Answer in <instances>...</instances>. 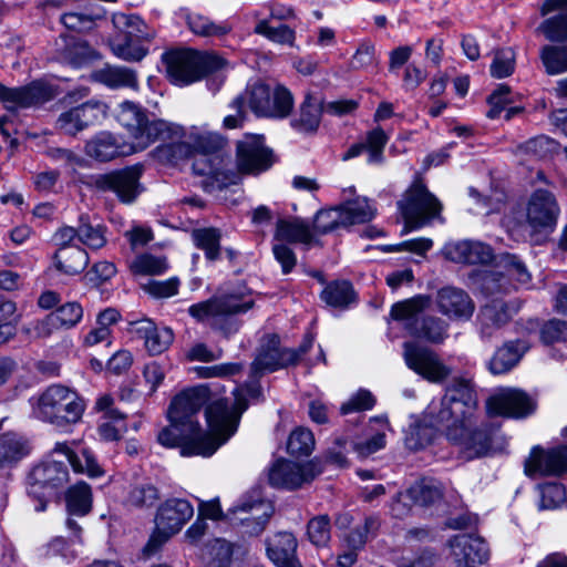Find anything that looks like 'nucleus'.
Listing matches in <instances>:
<instances>
[{
    "mask_svg": "<svg viewBox=\"0 0 567 567\" xmlns=\"http://www.w3.org/2000/svg\"><path fill=\"white\" fill-rule=\"evenodd\" d=\"M260 386L252 381L234 390V402L219 399L206 409L208 432L200 429L197 414L209 398L205 386H195L177 394L171 402L167 419L169 424L157 435L161 445L179 447L182 456H212L235 434L248 399H257Z\"/></svg>",
    "mask_w": 567,
    "mask_h": 567,
    "instance_id": "f257e3e1",
    "label": "nucleus"
},
{
    "mask_svg": "<svg viewBox=\"0 0 567 567\" xmlns=\"http://www.w3.org/2000/svg\"><path fill=\"white\" fill-rule=\"evenodd\" d=\"M439 431L467 460L485 456L493 450L497 427L481 417L470 380L454 379L444 396L429 403L422 419L410 424L405 445L414 451L423 449Z\"/></svg>",
    "mask_w": 567,
    "mask_h": 567,
    "instance_id": "f03ea898",
    "label": "nucleus"
},
{
    "mask_svg": "<svg viewBox=\"0 0 567 567\" xmlns=\"http://www.w3.org/2000/svg\"><path fill=\"white\" fill-rule=\"evenodd\" d=\"M117 120L126 130L128 141L110 132H100L85 145V152L90 157L106 162L142 152L156 141H161L165 145L156 150L158 154L167 151L171 158H184L195 152H206L212 140V134L206 127L186 128L162 118L150 120L140 105L128 101L121 103Z\"/></svg>",
    "mask_w": 567,
    "mask_h": 567,
    "instance_id": "7ed1b4c3",
    "label": "nucleus"
},
{
    "mask_svg": "<svg viewBox=\"0 0 567 567\" xmlns=\"http://www.w3.org/2000/svg\"><path fill=\"white\" fill-rule=\"evenodd\" d=\"M68 461L75 473L99 477L104 471L87 449L74 452L66 442H59L44 461L35 465L28 476V494L38 499L35 511L45 509L47 502L54 497L69 481Z\"/></svg>",
    "mask_w": 567,
    "mask_h": 567,
    "instance_id": "20e7f679",
    "label": "nucleus"
},
{
    "mask_svg": "<svg viewBox=\"0 0 567 567\" xmlns=\"http://www.w3.org/2000/svg\"><path fill=\"white\" fill-rule=\"evenodd\" d=\"M32 415L49 423L62 433L71 432L72 427L82 421L86 410L85 400L76 390L52 384L38 396L30 399Z\"/></svg>",
    "mask_w": 567,
    "mask_h": 567,
    "instance_id": "39448f33",
    "label": "nucleus"
},
{
    "mask_svg": "<svg viewBox=\"0 0 567 567\" xmlns=\"http://www.w3.org/2000/svg\"><path fill=\"white\" fill-rule=\"evenodd\" d=\"M525 213V220L519 218L515 212L507 214L502 225L515 241H524L530 236L535 243H538L539 238L537 236L554 230L560 209L553 193L538 188L529 196Z\"/></svg>",
    "mask_w": 567,
    "mask_h": 567,
    "instance_id": "423d86ee",
    "label": "nucleus"
},
{
    "mask_svg": "<svg viewBox=\"0 0 567 567\" xmlns=\"http://www.w3.org/2000/svg\"><path fill=\"white\" fill-rule=\"evenodd\" d=\"M254 303L252 292L245 285H239L219 296L192 305L188 313L196 321L229 336L239 328L233 316L248 311Z\"/></svg>",
    "mask_w": 567,
    "mask_h": 567,
    "instance_id": "0eeeda50",
    "label": "nucleus"
},
{
    "mask_svg": "<svg viewBox=\"0 0 567 567\" xmlns=\"http://www.w3.org/2000/svg\"><path fill=\"white\" fill-rule=\"evenodd\" d=\"M164 60L167 76L177 86L192 84L225 65V61L216 54L190 49L171 51L165 54Z\"/></svg>",
    "mask_w": 567,
    "mask_h": 567,
    "instance_id": "6e6552de",
    "label": "nucleus"
},
{
    "mask_svg": "<svg viewBox=\"0 0 567 567\" xmlns=\"http://www.w3.org/2000/svg\"><path fill=\"white\" fill-rule=\"evenodd\" d=\"M247 106L260 117L284 118L293 107L290 91L280 84L249 83L245 92L234 99V105Z\"/></svg>",
    "mask_w": 567,
    "mask_h": 567,
    "instance_id": "1a4fd4ad",
    "label": "nucleus"
},
{
    "mask_svg": "<svg viewBox=\"0 0 567 567\" xmlns=\"http://www.w3.org/2000/svg\"><path fill=\"white\" fill-rule=\"evenodd\" d=\"M194 507L185 498H168L163 502L154 517V530L144 547V554L150 557L175 534L179 533L184 525L193 517Z\"/></svg>",
    "mask_w": 567,
    "mask_h": 567,
    "instance_id": "9d476101",
    "label": "nucleus"
},
{
    "mask_svg": "<svg viewBox=\"0 0 567 567\" xmlns=\"http://www.w3.org/2000/svg\"><path fill=\"white\" fill-rule=\"evenodd\" d=\"M113 24L117 30L110 41L114 55L126 61H141L147 54L145 43L150 39L145 23L137 16L116 13Z\"/></svg>",
    "mask_w": 567,
    "mask_h": 567,
    "instance_id": "9b49d317",
    "label": "nucleus"
},
{
    "mask_svg": "<svg viewBox=\"0 0 567 567\" xmlns=\"http://www.w3.org/2000/svg\"><path fill=\"white\" fill-rule=\"evenodd\" d=\"M431 300L426 296H416L398 302L392 307L391 316L402 321L411 334L427 339L431 342H441L447 330V323L442 319L429 317L420 322V315L429 308Z\"/></svg>",
    "mask_w": 567,
    "mask_h": 567,
    "instance_id": "f8f14e48",
    "label": "nucleus"
},
{
    "mask_svg": "<svg viewBox=\"0 0 567 567\" xmlns=\"http://www.w3.org/2000/svg\"><path fill=\"white\" fill-rule=\"evenodd\" d=\"M275 512L271 502L261 496L260 491L255 489L243 495L230 507L225 517L235 526L241 528V533L248 536L260 535Z\"/></svg>",
    "mask_w": 567,
    "mask_h": 567,
    "instance_id": "ddd939ff",
    "label": "nucleus"
},
{
    "mask_svg": "<svg viewBox=\"0 0 567 567\" xmlns=\"http://www.w3.org/2000/svg\"><path fill=\"white\" fill-rule=\"evenodd\" d=\"M404 218L403 233L423 227L427 219L439 215L441 204L421 183H414L399 203Z\"/></svg>",
    "mask_w": 567,
    "mask_h": 567,
    "instance_id": "4468645a",
    "label": "nucleus"
},
{
    "mask_svg": "<svg viewBox=\"0 0 567 567\" xmlns=\"http://www.w3.org/2000/svg\"><path fill=\"white\" fill-rule=\"evenodd\" d=\"M447 560L453 567H478L489 558L487 543L477 534L462 533L447 542Z\"/></svg>",
    "mask_w": 567,
    "mask_h": 567,
    "instance_id": "2eb2a0df",
    "label": "nucleus"
},
{
    "mask_svg": "<svg viewBox=\"0 0 567 567\" xmlns=\"http://www.w3.org/2000/svg\"><path fill=\"white\" fill-rule=\"evenodd\" d=\"M535 409L534 399L516 388L502 389L486 401V412L491 416L524 419L533 414Z\"/></svg>",
    "mask_w": 567,
    "mask_h": 567,
    "instance_id": "dca6fc26",
    "label": "nucleus"
},
{
    "mask_svg": "<svg viewBox=\"0 0 567 567\" xmlns=\"http://www.w3.org/2000/svg\"><path fill=\"white\" fill-rule=\"evenodd\" d=\"M403 357L409 369L430 382L440 383L451 374V369L426 347L406 342Z\"/></svg>",
    "mask_w": 567,
    "mask_h": 567,
    "instance_id": "f3484780",
    "label": "nucleus"
},
{
    "mask_svg": "<svg viewBox=\"0 0 567 567\" xmlns=\"http://www.w3.org/2000/svg\"><path fill=\"white\" fill-rule=\"evenodd\" d=\"M299 355L300 353L295 350L281 349L278 336L269 334L262 339L251 364L252 378L293 364L299 360Z\"/></svg>",
    "mask_w": 567,
    "mask_h": 567,
    "instance_id": "a211bd4d",
    "label": "nucleus"
},
{
    "mask_svg": "<svg viewBox=\"0 0 567 567\" xmlns=\"http://www.w3.org/2000/svg\"><path fill=\"white\" fill-rule=\"evenodd\" d=\"M106 114V106L101 102H85L81 105L63 111L56 120V128L69 135L85 130L97 123Z\"/></svg>",
    "mask_w": 567,
    "mask_h": 567,
    "instance_id": "6ab92c4d",
    "label": "nucleus"
},
{
    "mask_svg": "<svg viewBox=\"0 0 567 567\" xmlns=\"http://www.w3.org/2000/svg\"><path fill=\"white\" fill-rule=\"evenodd\" d=\"M565 472H567V446L549 450L535 447L525 463V473L533 478L560 475Z\"/></svg>",
    "mask_w": 567,
    "mask_h": 567,
    "instance_id": "aec40b11",
    "label": "nucleus"
},
{
    "mask_svg": "<svg viewBox=\"0 0 567 567\" xmlns=\"http://www.w3.org/2000/svg\"><path fill=\"white\" fill-rule=\"evenodd\" d=\"M270 151L260 135L247 134L237 144L238 168L245 173H259L271 165Z\"/></svg>",
    "mask_w": 567,
    "mask_h": 567,
    "instance_id": "412c9836",
    "label": "nucleus"
},
{
    "mask_svg": "<svg viewBox=\"0 0 567 567\" xmlns=\"http://www.w3.org/2000/svg\"><path fill=\"white\" fill-rule=\"evenodd\" d=\"M53 96V89L42 81H35L18 89H9L0 83V101L10 111L40 104Z\"/></svg>",
    "mask_w": 567,
    "mask_h": 567,
    "instance_id": "4be33fe9",
    "label": "nucleus"
},
{
    "mask_svg": "<svg viewBox=\"0 0 567 567\" xmlns=\"http://www.w3.org/2000/svg\"><path fill=\"white\" fill-rule=\"evenodd\" d=\"M310 464H300L288 460L275 461L268 472L269 483L275 487L297 488L315 477Z\"/></svg>",
    "mask_w": 567,
    "mask_h": 567,
    "instance_id": "5701e85b",
    "label": "nucleus"
},
{
    "mask_svg": "<svg viewBox=\"0 0 567 567\" xmlns=\"http://www.w3.org/2000/svg\"><path fill=\"white\" fill-rule=\"evenodd\" d=\"M447 259L458 264H487L495 259L491 246L477 240H460L449 243L444 247Z\"/></svg>",
    "mask_w": 567,
    "mask_h": 567,
    "instance_id": "b1692460",
    "label": "nucleus"
},
{
    "mask_svg": "<svg viewBox=\"0 0 567 567\" xmlns=\"http://www.w3.org/2000/svg\"><path fill=\"white\" fill-rule=\"evenodd\" d=\"M436 307L441 313L454 320H467L474 312V303L462 289L444 287L436 296Z\"/></svg>",
    "mask_w": 567,
    "mask_h": 567,
    "instance_id": "393cba45",
    "label": "nucleus"
},
{
    "mask_svg": "<svg viewBox=\"0 0 567 567\" xmlns=\"http://www.w3.org/2000/svg\"><path fill=\"white\" fill-rule=\"evenodd\" d=\"M133 332L144 341L151 355L165 352L173 343L174 333L168 327H158L150 319H141L133 323Z\"/></svg>",
    "mask_w": 567,
    "mask_h": 567,
    "instance_id": "a878e982",
    "label": "nucleus"
},
{
    "mask_svg": "<svg viewBox=\"0 0 567 567\" xmlns=\"http://www.w3.org/2000/svg\"><path fill=\"white\" fill-rule=\"evenodd\" d=\"M298 540L290 532H278L266 539L267 557L277 567H287L297 560Z\"/></svg>",
    "mask_w": 567,
    "mask_h": 567,
    "instance_id": "bb28decb",
    "label": "nucleus"
},
{
    "mask_svg": "<svg viewBox=\"0 0 567 567\" xmlns=\"http://www.w3.org/2000/svg\"><path fill=\"white\" fill-rule=\"evenodd\" d=\"M141 172L140 166L112 172L105 176V184L122 202L131 203L141 192L138 184Z\"/></svg>",
    "mask_w": 567,
    "mask_h": 567,
    "instance_id": "cd10ccee",
    "label": "nucleus"
},
{
    "mask_svg": "<svg viewBox=\"0 0 567 567\" xmlns=\"http://www.w3.org/2000/svg\"><path fill=\"white\" fill-rule=\"evenodd\" d=\"M389 431L390 425L385 416L371 419L364 437L354 443L355 452L359 456L367 457L380 451L385 446V437Z\"/></svg>",
    "mask_w": 567,
    "mask_h": 567,
    "instance_id": "c85d7f7f",
    "label": "nucleus"
},
{
    "mask_svg": "<svg viewBox=\"0 0 567 567\" xmlns=\"http://www.w3.org/2000/svg\"><path fill=\"white\" fill-rule=\"evenodd\" d=\"M527 349L528 346L524 341L505 343L491 359L488 370L493 374L507 373L519 362Z\"/></svg>",
    "mask_w": 567,
    "mask_h": 567,
    "instance_id": "c756f323",
    "label": "nucleus"
},
{
    "mask_svg": "<svg viewBox=\"0 0 567 567\" xmlns=\"http://www.w3.org/2000/svg\"><path fill=\"white\" fill-rule=\"evenodd\" d=\"M30 453L28 440L8 432L0 435V467L12 466Z\"/></svg>",
    "mask_w": 567,
    "mask_h": 567,
    "instance_id": "7c9ffc66",
    "label": "nucleus"
},
{
    "mask_svg": "<svg viewBox=\"0 0 567 567\" xmlns=\"http://www.w3.org/2000/svg\"><path fill=\"white\" fill-rule=\"evenodd\" d=\"M54 261L60 271L66 275H76L86 268L89 256L81 247L71 246L70 248H59Z\"/></svg>",
    "mask_w": 567,
    "mask_h": 567,
    "instance_id": "2f4dec72",
    "label": "nucleus"
},
{
    "mask_svg": "<svg viewBox=\"0 0 567 567\" xmlns=\"http://www.w3.org/2000/svg\"><path fill=\"white\" fill-rule=\"evenodd\" d=\"M93 79L109 87H137V80L133 71L126 68L106 65L93 73Z\"/></svg>",
    "mask_w": 567,
    "mask_h": 567,
    "instance_id": "473e14b6",
    "label": "nucleus"
},
{
    "mask_svg": "<svg viewBox=\"0 0 567 567\" xmlns=\"http://www.w3.org/2000/svg\"><path fill=\"white\" fill-rule=\"evenodd\" d=\"M405 496L414 505L429 506L442 497V486L434 478H422L405 492Z\"/></svg>",
    "mask_w": 567,
    "mask_h": 567,
    "instance_id": "72a5a7b5",
    "label": "nucleus"
},
{
    "mask_svg": "<svg viewBox=\"0 0 567 567\" xmlns=\"http://www.w3.org/2000/svg\"><path fill=\"white\" fill-rule=\"evenodd\" d=\"M104 10L101 7L91 6L84 10H71L61 16V22L65 28L74 31L91 30L95 20L103 18Z\"/></svg>",
    "mask_w": 567,
    "mask_h": 567,
    "instance_id": "f704fd0d",
    "label": "nucleus"
},
{
    "mask_svg": "<svg viewBox=\"0 0 567 567\" xmlns=\"http://www.w3.org/2000/svg\"><path fill=\"white\" fill-rule=\"evenodd\" d=\"M275 240L280 243H301L309 245L312 234L309 227L301 220H279L275 234Z\"/></svg>",
    "mask_w": 567,
    "mask_h": 567,
    "instance_id": "c9c22d12",
    "label": "nucleus"
},
{
    "mask_svg": "<svg viewBox=\"0 0 567 567\" xmlns=\"http://www.w3.org/2000/svg\"><path fill=\"white\" fill-rule=\"evenodd\" d=\"M322 300L334 308H347L355 302V293L349 281H334L321 292Z\"/></svg>",
    "mask_w": 567,
    "mask_h": 567,
    "instance_id": "e433bc0d",
    "label": "nucleus"
},
{
    "mask_svg": "<svg viewBox=\"0 0 567 567\" xmlns=\"http://www.w3.org/2000/svg\"><path fill=\"white\" fill-rule=\"evenodd\" d=\"M66 507L70 514L84 516L92 507L91 487L85 482H80L69 488L66 493Z\"/></svg>",
    "mask_w": 567,
    "mask_h": 567,
    "instance_id": "4c0bfd02",
    "label": "nucleus"
},
{
    "mask_svg": "<svg viewBox=\"0 0 567 567\" xmlns=\"http://www.w3.org/2000/svg\"><path fill=\"white\" fill-rule=\"evenodd\" d=\"M340 206L346 226L370 221L375 215V208L365 197H358Z\"/></svg>",
    "mask_w": 567,
    "mask_h": 567,
    "instance_id": "58836bf2",
    "label": "nucleus"
},
{
    "mask_svg": "<svg viewBox=\"0 0 567 567\" xmlns=\"http://www.w3.org/2000/svg\"><path fill=\"white\" fill-rule=\"evenodd\" d=\"M322 106L319 100L307 97L300 107L298 118L292 125L303 132L316 131L320 123Z\"/></svg>",
    "mask_w": 567,
    "mask_h": 567,
    "instance_id": "ea45409f",
    "label": "nucleus"
},
{
    "mask_svg": "<svg viewBox=\"0 0 567 567\" xmlns=\"http://www.w3.org/2000/svg\"><path fill=\"white\" fill-rule=\"evenodd\" d=\"M186 21L193 33L203 37H219L231 30L228 23H215L200 13H188Z\"/></svg>",
    "mask_w": 567,
    "mask_h": 567,
    "instance_id": "a19ab883",
    "label": "nucleus"
},
{
    "mask_svg": "<svg viewBox=\"0 0 567 567\" xmlns=\"http://www.w3.org/2000/svg\"><path fill=\"white\" fill-rule=\"evenodd\" d=\"M168 268L165 257L142 254L130 262V270L138 276H157L164 274Z\"/></svg>",
    "mask_w": 567,
    "mask_h": 567,
    "instance_id": "79ce46f5",
    "label": "nucleus"
},
{
    "mask_svg": "<svg viewBox=\"0 0 567 567\" xmlns=\"http://www.w3.org/2000/svg\"><path fill=\"white\" fill-rule=\"evenodd\" d=\"M233 544L225 539H215L207 547L203 567H230Z\"/></svg>",
    "mask_w": 567,
    "mask_h": 567,
    "instance_id": "37998d69",
    "label": "nucleus"
},
{
    "mask_svg": "<svg viewBox=\"0 0 567 567\" xmlns=\"http://www.w3.org/2000/svg\"><path fill=\"white\" fill-rule=\"evenodd\" d=\"M193 240L197 248L205 251V256L209 260H215L219 256L220 233L216 228H199L192 234Z\"/></svg>",
    "mask_w": 567,
    "mask_h": 567,
    "instance_id": "c03bdc74",
    "label": "nucleus"
},
{
    "mask_svg": "<svg viewBox=\"0 0 567 567\" xmlns=\"http://www.w3.org/2000/svg\"><path fill=\"white\" fill-rule=\"evenodd\" d=\"M255 33L260 34L274 43L293 47L296 34L292 29L286 24L271 27L266 19H261L255 27Z\"/></svg>",
    "mask_w": 567,
    "mask_h": 567,
    "instance_id": "a18cd8bd",
    "label": "nucleus"
},
{
    "mask_svg": "<svg viewBox=\"0 0 567 567\" xmlns=\"http://www.w3.org/2000/svg\"><path fill=\"white\" fill-rule=\"evenodd\" d=\"M307 537L317 548H326L331 539V524L327 515L311 518L307 524Z\"/></svg>",
    "mask_w": 567,
    "mask_h": 567,
    "instance_id": "49530a36",
    "label": "nucleus"
},
{
    "mask_svg": "<svg viewBox=\"0 0 567 567\" xmlns=\"http://www.w3.org/2000/svg\"><path fill=\"white\" fill-rule=\"evenodd\" d=\"M540 59L548 74L564 73L567 71V45H546L540 51Z\"/></svg>",
    "mask_w": 567,
    "mask_h": 567,
    "instance_id": "de8ad7c7",
    "label": "nucleus"
},
{
    "mask_svg": "<svg viewBox=\"0 0 567 567\" xmlns=\"http://www.w3.org/2000/svg\"><path fill=\"white\" fill-rule=\"evenodd\" d=\"M497 266L505 269L506 275L518 285L527 286L532 276L525 264L515 255L502 254L497 257Z\"/></svg>",
    "mask_w": 567,
    "mask_h": 567,
    "instance_id": "09e8293b",
    "label": "nucleus"
},
{
    "mask_svg": "<svg viewBox=\"0 0 567 567\" xmlns=\"http://www.w3.org/2000/svg\"><path fill=\"white\" fill-rule=\"evenodd\" d=\"M315 447V437L310 430L297 427L293 430L287 442V451L291 455L308 456Z\"/></svg>",
    "mask_w": 567,
    "mask_h": 567,
    "instance_id": "8fccbe9b",
    "label": "nucleus"
},
{
    "mask_svg": "<svg viewBox=\"0 0 567 567\" xmlns=\"http://www.w3.org/2000/svg\"><path fill=\"white\" fill-rule=\"evenodd\" d=\"M515 62L516 55L512 48L496 50L489 68L491 75L496 79L512 75L515 70Z\"/></svg>",
    "mask_w": 567,
    "mask_h": 567,
    "instance_id": "3c124183",
    "label": "nucleus"
},
{
    "mask_svg": "<svg viewBox=\"0 0 567 567\" xmlns=\"http://www.w3.org/2000/svg\"><path fill=\"white\" fill-rule=\"evenodd\" d=\"M80 542L68 543L63 537H54L42 547V555L45 557H61L64 561L70 563L79 555L76 546Z\"/></svg>",
    "mask_w": 567,
    "mask_h": 567,
    "instance_id": "603ef678",
    "label": "nucleus"
},
{
    "mask_svg": "<svg viewBox=\"0 0 567 567\" xmlns=\"http://www.w3.org/2000/svg\"><path fill=\"white\" fill-rule=\"evenodd\" d=\"M239 175L230 169L223 168L214 171L207 178L206 188L209 193H221L229 187L236 193L238 189Z\"/></svg>",
    "mask_w": 567,
    "mask_h": 567,
    "instance_id": "864d4df0",
    "label": "nucleus"
},
{
    "mask_svg": "<svg viewBox=\"0 0 567 567\" xmlns=\"http://www.w3.org/2000/svg\"><path fill=\"white\" fill-rule=\"evenodd\" d=\"M83 317V309L78 302H66L51 312L56 328L70 329L75 327Z\"/></svg>",
    "mask_w": 567,
    "mask_h": 567,
    "instance_id": "5fc2aeb1",
    "label": "nucleus"
},
{
    "mask_svg": "<svg viewBox=\"0 0 567 567\" xmlns=\"http://www.w3.org/2000/svg\"><path fill=\"white\" fill-rule=\"evenodd\" d=\"M480 319L482 334L484 337L491 336L489 327H499L509 319L508 309L502 303L486 306L482 309Z\"/></svg>",
    "mask_w": 567,
    "mask_h": 567,
    "instance_id": "6e6d98bb",
    "label": "nucleus"
},
{
    "mask_svg": "<svg viewBox=\"0 0 567 567\" xmlns=\"http://www.w3.org/2000/svg\"><path fill=\"white\" fill-rule=\"evenodd\" d=\"M159 498L158 489L152 484L134 486L127 495L126 502L134 507H151Z\"/></svg>",
    "mask_w": 567,
    "mask_h": 567,
    "instance_id": "4d7b16f0",
    "label": "nucleus"
},
{
    "mask_svg": "<svg viewBox=\"0 0 567 567\" xmlns=\"http://www.w3.org/2000/svg\"><path fill=\"white\" fill-rule=\"evenodd\" d=\"M166 365L158 361H151L144 365L142 375L147 390L146 395L151 396L158 390L166 378Z\"/></svg>",
    "mask_w": 567,
    "mask_h": 567,
    "instance_id": "13d9d810",
    "label": "nucleus"
},
{
    "mask_svg": "<svg viewBox=\"0 0 567 567\" xmlns=\"http://www.w3.org/2000/svg\"><path fill=\"white\" fill-rule=\"evenodd\" d=\"M315 227L320 233H328L339 227H347L341 206L320 210L315 218Z\"/></svg>",
    "mask_w": 567,
    "mask_h": 567,
    "instance_id": "bf43d9fd",
    "label": "nucleus"
},
{
    "mask_svg": "<svg viewBox=\"0 0 567 567\" xmlns=\"http://www.w3.org/2000/svg\"><path fill=\"white\" fill-rule=\"evenodd\" d=\"M125 431L126 425L122 414L103 415L97 429L100 437L110 442L117 441Z\"/></svg>",
    "mask_w": 567,
    "mask_h": 567,
    "instance_id": "052dcab7",
    "label": "nucleus"
},
{
    "mask_svg": "<svg viewBox=\"0 0 567 567\" xmlns=\"http://www.w3.org/2000/svg\"><path fill=\"white\" fill-rule=\"evenodd\" d=\"M386 142L388 136L381 128H374L368 134L364 145L368 152L369 164H380L382 162L383 148Z\"/></svg>",
    "mask_w": 567,
    "mask_h": 567,
    "instance_id": "680f3d73",
    "label": "nucleus"
},
{
    "mask_svg": "<svg viewBox=\"0 0 567 567\" xmlns=\"http://www.w3.org/2000/svg\"><path fill=\"white\" fill-rule=\"evenodd\" d=\"M566 502V489L559 483H549L540 487V507L553 509Z\"/></svg>",
    "mask_w": 567,
    "mask_h": 567,
    "instance_id": "e2e57ef3",
    "label": "nucleus"
},
{
    "mask_svg": "<svg viewBox=\"0 0 567 567\" xmlns=\"http://www.w3.org/2000/svg\"><path fill=\"white\" fill-rule=\"evenodd\" d=\"M78 239L91 249H100L106 244L104 228L100 225L81 224L78 228Z\"/></svg>",
    "mask_w": 567,
    "mask_h": 567,
    "instance_id": "0e129e2a",
    "label": "nucleus"
},
{
    "mask_svg": "<svg viewBox=\"0 0 567 567\" xmlns=\"http://www.w3.org/2000/svg\"><path fill=\"white\" fill-rule=\"evenodd\" d=\"M539 29L549 41L567 39V13L546 20Z\"/></svg>",
    "mask_w": 567,
    "mask_h": 567,
    "instance_id": "69168bd1",
    "label": "nucleus"
},
{
    "mask_svg": "<svg viewBox=\"0 0 567 567\" xmlns=\"http://www.w3.org/2000/svg\"><path fill=\"white\" fill-rule=\"evenodd\" d=\"M557 148V143L548 136H537L527 141L519 147L522 152L529 153L537 157H544Z\"/></svg>",
    "mask_w": 567,
    "mask_h": 567,
    "instance_id": "338daca9",
    "label": "nucleus"
},
{
    "mask_svg": "<svg viewBox=\"0 0 567 567\" xmlns=\"http://www.w3.org/2000/svg\"><path fill=\"white\" fill-rule=\"evenodd\" d=\"M179 281L176 278L167 280H151L145 285L146 292L156 298H169L177 293Z\"/></svg>",
    "mask_w": 567,
    "mask_h": 567,
    "instance_id": "774afa93",
    "label": "nucleus"
}]
</instances>
